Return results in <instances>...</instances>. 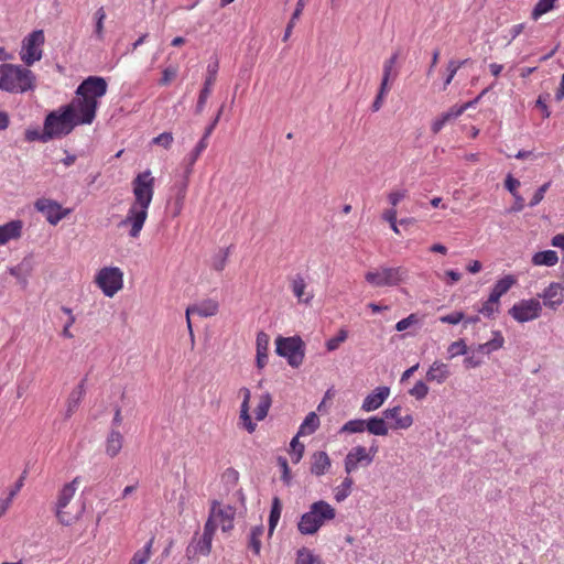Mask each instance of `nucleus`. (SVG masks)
I'll use <instances>...</instances> for the list:
<instances>
[{"label":"nucleus","mask_w":564,"mask_h":564,"mask_svg":"<svg viewBox=\"0 0 564 564\" xmlns=\"http://www.w3.org/2000/svg\"><path fill=\"white\" fill-rule=\"evenodd\" d=\"M429 391L430 388L427 387V384L424 381L419 380L415 382L414 387L409 390V394L415 398L416 400H423L429 394Z\"/></svg>","instance_id":"obj_47"},{"label":"nucleus","mask_w":564,"mask_h":564,"mask_svg":"<svg viewBox=\"0 0 564 564\" xmlns=\"http://www.w3.org/2000/svg\"><path fill=\"white\" fill-rule=\"evenodd\" d=\"M354 479L349 476L345 477L340 485L335 488L334 498L337 502L344 501L352 490Z\"/></svg>","instance_id":"obj_35"},{"label":"nucleus","mask_w":564,"mask_h":564,"mask_svg":"<svg viewBox=\"0 0 564 564\" xmlns=\"http://www.w3.org/2000/svg\"><path fill=\"white\" fill-rule=\"evenodd\" d=\"M271 404L272 398L270 393L265 392L259 397L258 404L254 409V415L257 421H262L267 417Z\"/></svg>","instance_id":"obj_34"},{"label":"nucleus","mask_w":564,"mask_h":564,"mask_svg":"<svg viewBox=\"0 0 564 564\" xmlns=\"http://www.w3.org/2000/svg\"><path fill=\"white\" fill-rule=\"evenodd\" d=\"M133 202L130 204L119 228H127L131 239H138L149 216L154 196L155 177L150 170L139 173L131 182Z\"/></svg>","instance_id":"obj_1"},{"label":"nucleus","mask_w":564,"mask_h":564,"mask_svg":"<svg viewBox=\"0 0 564 564\" xmlns=\"http://www.w3.org/2000/svg\"><path fill=\"white\" fill-rule=\"evenodd\" d=\"M45 36L42 30L31 32L22 41L20 58L26 66H32L39 62L43 56L42 46L44 45Z\"/></svg>","instance_id":"obj_8"},{"label":"nucleus","mask_w":564,"mask_h":564,"mask_svg":"<svg viewBox=\"0 0 564 564\" xmlns=\"http://www.w3.org/2000/svg\"><path fill=\"white\" fill-rule=\"evenodd\" d=\"M281 512H282V505H281V501L278 497H274L273 498V501H272V507H271V511H270V516H269V531L270 533L273 532V530L275 529L280 518H281Z\"/></svg>","instance_id":"obj_39"},{"label":"nucleus","mask_w":564,"mask_h":564,"mask_svg":"<svg viewBox=\"0 0 564 564\" xmlns=\"http://www.w3.org/2000/svg\"><path fill=\"white\" fill-rule=\"evenodd\" d=\"M278 463L280 465V467L282 468V480L285 482V484H289L290 480H291V475H290V468H289V465H288V460L283 457H279L278 458Z\"/></svg>","instance_id":"obj_61"},{"label":"nucleus","mask_w":564,"mask_h":564,"mask_svg":"<svg viewBox=\"0 0 564 564\" xmlns=\"http://www.w3.org/2000/svg\"><path fill=\"white\" fill-rule=\"evenodd\" d=\"M558 257L557 253L553 250H545L536 252L532 258V263L534 265H546L553 267L557 263Z\"/></svg>","instance_id":"obj_32"},{"label":"nucleus","mask_w":564,"mask_h":564,"mask_svg":"<svg viewBox=\"0 0 564 564\" xmlns=\"http://www.w3.org/2000/svg\"><path fill=\"white\" fill-rule=\"evenodd\" d=\"M408 195H409L408 189H405V188H394V189H392L388 194L387 198H388V202L391 205V207L397 208L398 204L401 200H403L404 198H406Z\"/></svg>","instance_id":"obj_50"},{"label":"nucleus","mask_w":564,"mask_h":564,"mask_svg":"<svg viewBox=\"0 0 564 564\" xmlns=\"http://www.w3.org/2000/svg\"><path fill=\"white\" fill-rule=\"evenodd\" d=\"M340 431L344 433H362L366 431V421L360 419L350 420L343 425Z\"/></svg>","instance_id":"obj_44"},{"label":"nucleus","mask_w":564,"mask_h":564,"mask_svg":"<svg viewBox=\"0 0 564 564\" xmlns=\"http://www.w3.org/2000/svg\"><path fill=\"white\" fill-rule=\"evenodd\" d=\"M402 408L395 405L393 408L386 409L382 414L384 419L394 420L393 430H406L413 424V416L411 414L401 415Z\"/></svg>","instance_id":"obj_21"},{"label":"nucleus","mask_w":564,"mask_h":564,"mask_svg":"<svg viewBox=\"0 0 564 564\" xmlns=\"http://www.w3.org/2000/svg\"><path fill=\"white\" fill-rule=\"evenodd\" d=\"M217 527H218V524L216 523V521L209 514V517H208V519H207V521H206V523L204 525L203 534L214 539V535H215Z\"/></svg>","instance_id":"obj_59"},{"label":"nucleus","mask_w":564,"mask_h":564,"mask_svg":"<svg viewBox=\"0 0 564 564\" xmlns=\"http://www.w3.org/2000/svg\"><path fill=\"white\" fill-rule=\"evenodd\" d=\"M173 141H174V138H173V134L171 132H163V133L159 134L158 137H155L152 140V143L161 145L164 149H170L172 143H173Z\"/></svg>","instance_id":"obj_54"},{"label":"nucleus","mask_w":564,"mask_h":564,"mask_svg":"<svg viewBox=\"0 0 564 564\" xmlns=\"http://www.w3.org/2000/svg\"><path fill=\"white\" fill-rule=\"evenodd\" d=\"M35 75L29 68L14 64L0 65V89L22 94L35 88Z\"/></svg>","instance_id":"obj_3"},{"label":"nucleus","mask_w":564,"mask_h":564,"mask_svg":"<svg viewBox=\"0 0 564 564\" xmlns=\"http://www.w3.org/2000/svg\"><path fill=\"white\" fill-rule=\"evenodd\" d=\"M419 322H420V318H419L417 314L411 313L408 317L399 321L395 324V329L398 332H403V330L408 329L410 326L417 324Z\"/></svg>","instance_id":"obj_52"},{"label":"nucleus","mask_w":564,"mask_h":564,"mask_svg":"<svg viewBox=\"0 0 564 564\" xmlns=\"http://www.w3.org/2000/svg\"><path fill=\"white\" fill-rule=\"evenodd\" d=\"M275 344L276 354L286 358L288 364L291 367L297 368L303 364L305 357V345L301 337H279Z\"/></svg>","instance_id":"obj_7"},{"label":"nucleus","mask_w":564,"mask_h":564,"mask_svg":"<svg viewBox=\"0 0 564 564\" xmlns=\"http://www.w3.org/2000/svg\"><path fill=\"white\" fill-rule=\"evenodd\" d=\"M290 288L299 303L310 304L314 297L313 291H307L305 278L297 273L290 279Z\"/></svg>","instance_id":"obj_20"},{"label":"nucleus","mask_w":564,"mask_h":564,"mask_svg":"<svg viewBox=\"0 0 564 564\" xmlns=\"http://www.w3.org/2000/svg\"><path fill=\"white\" fill-rule=\"evenodd\" d=\"M153 542H154V538H151L141 550H138L133 554V556L130 561V564H145L151 557V549H152Z\"/></svg>","instance_id":"obj_37"},{"label":"nucleus","mask_w":564,"mask_h":564,"mask_svg":"<svg viewBox=\"0 0 564 564\" xmlns=\"http://www.w3.org/2000/svg\"><path fill=\"white\" fill-rule=\"evenodd\" d=\"M228 253V250H225L215 257L212 268L218 272L223 271L227 265Z\"/></svg>","instance_id":"obj_56"},{"label":"nucleus","mask_w":564,"mask_h":564,"mask_svg":"<svg viewBox=\"0 0 564 564\" xmlns=\"http://www.w3.org/2000/svg\"><path fill=\"white\" fill-rule=\"evenodd\" d=\"M75 127H77V123L72 118L69 110L62 106L46 116L44 120L45 137L43 139L63 138L69 134Z\"/></svg>","instance_id":"obj_6"},{"label":"nucleus","mask_w":564,"mask_h":564,"mask_svg":"<svg viewBox=\"0 0 564 564\" xmlns=\"http://www.w3.org/2000/svg\"><path fill=\"white\" fill-rule=\"evenodd\" d=\"M264 529L262 525L253 527L250 531L248 547L256 554L259 555L261 551V538Z\"/></svg>","instance_id":"obj_36"},{"label":"nucleus","mask_w":564,"mask_h":564,"mask_svg":"<svg viewBox=\"0 0 564 564\" xmlns=\"http://www.w3.org/2000/svg\"><path fill=\"white\" fill-rule=\"evenodd\" d=\"M86 378L70 391L66 401V417H70L78 409L84 395L86 394Z\"/></svg>","instance_id":"obj_22"},{"label":"nucleus","mask_w":564,"mask_h":564,"mask_svg":"<svg viewBox=\"0 0 564 564\" xmlns=\"http://www.w3.org/2000/svg\"><path fill=\"white\" fill-rule=\"evenodd\" d=\"M209 514L221 527L224 532H229L234 529V520L236 516V509L229 505H221L218 501H214L210 507Z\"/></svg>","instance_id":"obj_15"},{"label":"nucleus","mask_w":564,"mask_h":564,"mask_svg":"<svg viewBox=\"0 0 564 564\" xmlns=\"http://www.w3.org/2000/svg\"><path fill=\"white\" fill-rule=\"evenodd\" d=\"M555 2L556 0H539L532 10V19L538 20L540 17L551 11L554 8Z\"/></svg>","instance_id":"obj_40"},{"label":"nucleus","mask_w":564,"mask_h":564,"mask_svg":"<svg viewBox=\"0 0 564 564\" xmlns=\"http://www.w3.org/2000/svg\"><path fill=\"white\" fill-rule=\"evenodd\" d=\"M95 282L106 296L112 297L123 286V272L118 267H105L98 271Z\"/></svg>","instance_id":"obj_9"},{"label":"nucleus","mask_w":564,"mask_h":564,"mask_svg":"<svg viewBox=\"0 0 564 564\" xmlns=\"http://www.w3.org/2000/svg\"><path fill=\"white\" fill-rule=\"evenodd\" d=\"M503 344H505V339H503L502 335L500 334V332H497V333H495V337L491 340L480 345L479 349L484 352L489 354L494 350H498V349L502 348Z\"/></svg>","instance_id":"obj_41"},{"label":"nucleus","mask_w":564,"mask_h":564,"mask_svg":"<svg viewBox=\"0 0 564 564\" xmlns=\"http://www.w3.org/2000/svg\"><path fill=\"white\" fill-rule=\"evenodd\" d=\"M373 460V454L368 453L365 446L352 447L345 457L344 466L347 475L356 471L359 466H369Z\"/></svg>","instance_id":"obj_14"},{"label":"nucleus","mask_w":564,"mask_h":564,"mask_svg":"<svg viewBox=\"0 0 564 564\" xmlns=\"http://www.w3.org/2000/svg\"><path fill=\"white\" fill-rule=\"evenodd\" d=\"M34 207L39 213H42L47 223L53 226H56L62 219L72 213V209L63 208L56 200L45 197L36 199Z\"/></svg>","instance_id":"obj_12"},{"label":"nucleus","mask_w":564,"mask_h":564,"mask_svg":"<svg viewBox=\"0 0 564 564\" xmlns=\"http://www.w3.org/2000/svg\"><path fill=\"white\" fill-rule=\"evenodd\" d=\"M296 564H323V562L310 550L302 549L297 552Z\"/></svg>","instance_id":"obj_43"},{"label":"nucleus","mask_w":564,"mask_h":564,"mask_svg":"<svg viewBox=\"0 0 564 564\" xmlns=\"http://www.w3.org/2000/svg\"><path fill=\"white\" fill-rule=\"evenodd\" d=\"M390 395V388L386 386L377 387L362 401L361 410L372 412L378 410Z\"/></svg>","instance_id":"obj_18"},{"label":"nucleus","mask_w":564,"mask_h":564,"mask_svg":"<svg viewBox=\"0 0 564 564\" xmlns=\"http://www.w3.org/2000/svg\"><path fill=\"white\" fill-rule=\"evenodd\" d=\"M499 306H500V301L489 294L488 300L482 303V305L478 310V312L480 314H482L484 316L491 318V317H494V315L496 313H498Z\"/></svg>","instance_id":"obj_38"},{"label":"nucleus","mask_w":564,"mask_h":564,"mask_svg":"<svg viewBox=\"0 0 564 564\" xmlns=\"http://www.w3.org/2000/svg\"><path fill=\"white\" fill-rule=\"evenodd\" d=\"M219 64L216 61L214 64H209L207 66V76L204 83V87L199 93L196 111L199 113L203 111L206 101L212 93V88L216 82L217 73H218Z\"/></svg>","instance_id":"obj_17"},{"label":"nucleus","mask_w":564,"mask_h":564,"mask_svg":"<svg viewBox=\"0 0 564 564\" xmlns=\"http://www.w3.org/2000/svg\"><path fill=\"white\" fill-rule=\"evenodd\" d=\"M447 352L449 355V358H454L456 356L465 355L467 352V345L463 339L453 341L448 348Z\"/></svg>","instance_id":"obj_51"},{"label":"nucleus","mask_w":564,"mask_h":564,"mask_svg":"<svg viewBox=\"0 0 564 564\" xmlns=\"http://www.w3.org/2000/svg\"><path fill=\"white\" fill-rule=\"evenodd\" d=\"M218 310H219V305H218L217 301H215L213 299L204 300L200 303L191 305L186 308V311H185L186 325H187V330H188L192 346H194V344H195V334H194V329H193V325H192V321H191V315L197 314L200 317H210V316L216 315L218 313Z\"/></svg>","instance_id":"obj_13"},{"label":"nucleus","mask_w":564,"mask_h":564,"mask_svg":"<svg viewBox=\"0 0 564 564\" xmlns=\"http://www.w3.org/2000/svg\"><path fill=\"white\" fill-rule=\"evenodd\" d=\"M336 518V509L325 500H318L310 506L297 522V530L303 535H313L327 522Z\"/></svg>","instance_id":"obj_4"},{"label":"nucleus","mask_w":564,"mask_h":564,"mask_svg":"<svg viewBox=\"0 0 564 564\" xmlns=\"http://www.w3.org/2000/svg\"><path fill=\"white\" fill-rule=\"evenodd\" d=\"M290 445H291V451H290L291 459L294 464H296L303 457L304 448H305L304 444L299 442V436L296 435L295 437H293Z\"/></svg>","instance_id":"obj_46"},{"label":"nucleus","mask_w":564,"mask_h":564,"mask_svg":"<svg viewBox=\"0 0 564 564\" xmlns=\"http://www.w3.org/2000/svg\"><path fill=\"white\" fill-rule=\"evenodd\" d=\"M311 473L315 476L325 475L330 466L332 460L326 452L319 451L312 455Z\"/></svg>","instance_id":"obj_25"},{"label":"nucleus","mask_w":564,"mask_h":564,"mask_svg":"<svg viewBox=\"0 0 564 564\" xmlns=\"http://www.w3.org/2000/svg\"><path fill=\"white\" fill-rule=\"evenodd\" d=\"M465 318V315L463 312H453L447 315H443L440 317V321L444 324H452L456 325L460 323Z\"/></svg>","instance_id":"obj_57"},{"label":"nucleus","mask_w":564,"mask_h":564,"mask_svg":"<svg viewBox=\"0 0 564 564\" xmlns=\"http://www.w3.org/2000/svg\"><path fill=\"white\" fill-rule=\"evenodd\" d=\"M410 279V271L404 265L379 267L366 272L365 280L373 288L399 286Z\"/></svg>","instance_id":"obj_5"},{"label":"nucleus","mask_w":564,"mask_h":564,"mask_svg":"<svg viewBox=\"0 0 564 564\" xmlns=\"http://www.w3.org/2000/svg\"><path fill=\"white\" fill-rule=\"evenodd\" d=\"M467 63V59H464V61H449L448 64H447V67H446V72H447V75L445 77V80H444V90L446 89V87L452 83L453 78L455 77L456 73L458 72V69L464 66L465 64Z\"/></svg>","instance_id":"obj_42"},{"label":"nucleus","mask_w":564,"mask_h":564,"mask_svg":"<svg viewBox=\"0 0 564 564\" xmlns=\"http://www.w3.org/2000/svg\"><path fill=\"white\" fill-rule=\"evenodd\" d=\"M451 377V369L447 364L434 361L426 371L425 378L430 382L444 383Z\"/></svg>","instance_id":"obj_24"},{"label":"nucleus","mask_w":564,"mask_h":564,"mask_svg":"<svg viewBox=\"0 0 564 564\" xmlns=\"http://www.w3.org/2000/svg\"><path fill=\"white\" fill-rule=\"evenodd\" d=\"M79 484L80 477H75L70 482L65 484L58 492L56 501V518L63 525H70L76 520V517L66 511V508L74 498Z\"/></svg>","instance_id":"obj_10"},{"label":"nucleus","mask_w":564,"mask_h":564,"mask_svg":"<svg viewBox=\"0 0 564 564\" xmlns=\"http://www.w3.org/2000/svg\"><path fill=\"white\" fill-rule=\"evenodd\" d=\"M563 290L562 284L553 282L539 296L546 307L556 311L564 302Z\"/></svg>","instance_id":"obj_19"},{"label":"nucleus","mask_w":564,"mask_h":564,"mask_svg":"<svg viewBox=\"0 0 564 564\" xmlns=\"http://www.w3.org/2000/svg\"><path fill=\"white\" fill-rule=\"evenodd\" d=\"M45 137V128L43 127V132L40 133L37 130H26L25 131V139L26 141H36L40 140L42 142H47L48 140H44Z\"/></svg>","instance_id":"obj_60"},{"label":"nucleus","mask_w":564,"mask_h":564,"mask_svg":"<svg viewBox=\"0 0 564 564\" xmlns=\"http://www.w3.org/2000/svg\"><path fill=\"white\" fill-rule=\"evenodd\" d=\"M550 186H551V181L541 185L534 193L533 197L531 198L529 206L534 207V206L539 205L543 200L544 195H545L546 191L550 188Z\"/></svg>","instance_id":"obj_53"},{"label":"nucleus","mask_w":564,"mask_h":564,"mask_svg":"<svg viewBox=\"0 0 564 564\" xmlns=\"http://www.w3.org/2000/svg\"><path fill=\"white\" fill-rule=\"evenodd\" d=\"M107 88L106 79L99 76H89L80 83L75 97L65 105L77 126L94 122L99 99L106 95Z\"/></svg>","instance_id":"obj_2"},{"label":"nucleus","mask_w":564,"mask_h":564,"mask_svg":"<svg viewBox=\"0 0 564 564\" xmlns=\"http://www.w3.org/2000/svg\"><path fill=\"white\" fill-rule=\"evenodd\" d=\"M23 223L20 219L11 220L0 226V246L8 243L10 240H17L22 236Z\"/></svg>","instance_id":"obj_23"},{"label":"nucleus","mask_w":564,"mask_h":564,"mask_svg":"<svg viewBox=\"0 0 564 564\" xmlns=\"http://www.w3.org/2000/svg\"><path fill=\"white\" fill-rule=\"evenodd\" d=\"M202 155L200 152H198L196 149H193L185 158H184V164H185V170H184V184H183V192H185L186 187H187V184H188V181H189V177L194 171V165L196 163V161L199 159V156Z\"/></svg>","instance_id":"obj_33"},{"label":"nucleus","mask_w":564,"mask_h":564,"mask_svg":"<svg viewBox=\"0 0 564 564\" xmlns=\"http://www.w3.org/2000/svg\"><path fill=\"white\" fill-rule=\"evenodd\" d=\"M123 444V436L121 433L117 430H112L106 441V454L110 456L111 458L116 457Z\"/></svg>","instance_id":"obj_29"},{"label":"nucleus","mask_w":564,"mask_h":564,"mask_svg":"<svg viewBox=\"0 0 564 564\" xmlns=\"http://www.w3.org/2000/svg\"><path fill=\"white\" fill-rule=\"evenodd\" d=\"M519 186L520 182L517 178H514L511 174H508L505 180V187L512 194L514 199L522 203L524 200L523 197L518 193Z\"/></svg>","instance_id":"obj_48"},{"label":"nucleus","mask_w":564,"mask_h":564,"mask_svg":"<svg viewBox=\"0 0 564 564\" xmlns=\"http://www.w3.org/2000/svg\"><path fill=\"white\" fill-rule=\"evenodd\" d=\"M398 56H399L398 53H394L383 63V74H382L383 78L391 79V78L395 77V74L392 75V69L397 63Z\"/></svg>","instance_id":"obj_55"},{"label":"nucleus","mask_w":564,"mask_h":564,"mask_svg":"<svg viewBox=\"0 0 564 564\" xmlns=\"http://www.w3.org/2000/svg\"><path fill=\"white\" fill-rule=\"evenodd\" d=\"M517 282L518 280L513 274H507L495 283L490 295L500 301V297L509 292V290L514 286Z\"/></svg>","instance_id":"obj_28"},{"label":"nucleus","mask_w":564,"mask_h":564,"mask_svg":"<svg viewBox=\"0 0 564 564\" xmlns=\"http://www.w3.org/2000/svg\"><path fill=\"white\" fill-rule=\"evenodd\" d=\"M213 538L204 535L197 543V550L204 555H208L212 552Z\"/></svg>","instance_id":"obj_58"},{"label":"nucleus","mask_w":564,"mask_h":564,"mask_svg":"<svg viewBox=\"0 0 564 564\" xmlns=\"http://www.w3.org/2000/svg\"><path fill=\"white\" fill-rule=\"evenodd\" d=\"M348 337V332L344 328L339 329L336 336L329 338L326 341V348L328 351L336 350Z\"/></svg>","instance_id":"obj_45"},{"label":"nucleus","mask_w":564,"mask_h":564,"mask_svg":"<svg viewBox=\"0 0 564 564\" xmlns=\"http://www.w3.org/2000/svg\"><path fill=\"white\" fill-rule=\"evenodd\" d=\"M542 304L536 299L521 300L512 305L509 315L518 323L534 321L541 316Z\"/></svg>","instance_id":"obj_11"},{"label":"nucleus","mask_w":564,"mask_h":564,"mask_svg":"<svg viewBox=\"0 0 564 564\" xmlns=\"http://www.w3.org/2000/svg\"><path fill=\"white\" fill-rule=\"evenodd\" d=\"M398 212L397 208L391 207L386 209L382 214V219L388 221L389 224L397 221Z\"/></svg>","instance_id":"obj_63"},{"label":"nucleus","mask_w":564,"mask_h":564,"mask_svg":"<svg viewBox=\"0 0 564 564\" xmlns=\"http://www.w3.org/2000/svg\"><path fill=\"white\" fill-rule=\"evenodd\" d=\"M107 14L102 7L97 9L95 12V19H96V25H95V34L97 39L102 40L104 39V21L106 20Z\"/></svg>","instance_id":"obj_49"},{"label":"nucleus","mask_w":564,"mask_h":564,"mask_svg":"<svg viewBox=\"0 0 564 564\" xmlns=\"http://www.w3.org/2000/svg\"><path fill=\"white\" fill-rule=\"evenodd\" d=\"M481 365V360L475 356H468L464 359V366L466 369L477 368Z\"/></svg>","instance_id":"obj_64"},{"label":"nucleus","mask_w":564,"mask_h":564,"mask_svg":"<svg viewBox=\"0 0 564 564\" xmlns=\"http://www.w3.org/2000/svg\"><path fill=\"white\" fill-rule=\"evenodd\" d=\"M257 367L263 369L268 364L269 336L264 332L257 335Z\"/></svg>","instance_id":"obj_27"},{"label":"nucleus","mask_w":564,"mask_h":564,"mask_svg":"<svg viewBox=\"0 0 564 564\" xmlns=\"http://www.w3.org/2000/svg\"><path fill=\"white\" fill-rule=\"evenodd\" d=\"M239 394L242 397V403L239 411V426L246 430L248 433H253L257 429V424L252 422L250 416V399L251 392L248 388L243 387L239 390Z\"/></svg>","instance_id":"obj_16"},{"label":"nucleus","mask_w":564,"mask_h":564,"mask_svg":"<svg viewBox=\"0 0 564 564\" xmlns=\"http://www.w3.org/2000/svg\"><path fill=\"white\" fill-rule=\"evenodd\" d=\"M319 426V417L315 412H310L300 425L297 436L313 434Z\"/></svg>","instance_id":"obj_31"},{"label":"nucleus","mask_w":564,"mask_h":564,"mask_svg":"<svg viewBox=\"0 0 564 564\" xmlns=\"http://www.w3.org/2000/svg\"><path fill=\"white\" fill-rule=\"evenodd\" d=\"M14 496H15V491H10L8 498L0 500V518L6 513V511L10 507Z\"/></svg>","instance_id":"obj_62"},{"label":"nucleus","mask_w":564,"mask_h":564,"mask_svg":"<svg viewBox=\"0 0 564 564\" xmlns=\"http://www.w3.org/2000/svg\"><path fill=\"white\" fill-rule=\"evenodd\" d=\"M366 431L376 436H386L389 433V426L383 417L371 416L366 421Z\"/></svg>","instance_id":"obj_30"},{"label":"nucleus","mask_w":564,"mask_h":564,"mask_svg":"<svg viewBox=\"0 0 564 564\" xmlns=\"http://www.w3.org/2000/svg\"><path fill=\"white\" fill-rule=\"evenodd\" d=\"M460 116H462V110L458 109L457 105L451 107L447 111L443 112L442 115H440L437 118H435L432 121L431 131L434 134L440 133L446 123H448L452 120L457 119Z\"/></svg>","instance_id":"obj_26"}]
</instances>
